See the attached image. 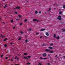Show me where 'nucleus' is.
Segmentation results:
<instances>
[{
  "label": "nucleus",
  "instance_id": "f257e3e1",
  "mask_svg": "<svg viewBox=\"0 0 65 65\" xmlns=\"http://www.w3.org/2000/svg\"><path fill=\"white\" fill-rule=\"evenodd\" d=\"M50 50L48 49H45V51L46 52H50Z\"/></svg>",
  "mask_w": 65,
  "mask_h": 65
},
{
  "label": "nucleus",
  "instance_id": "f03ea898",
  "mask_svg": "<svg viewBox=\"0 0 65 65\" xmlns=\"http://www.w3.org/2000/svg\"><path fill=\"white\" fill-rule=\"evenodd\" d=\"M20 7H16L15 8H14V9H20Z\"/></svg>",
  "mask_w": 65,
  "mask_h": 65
},
{
  "label": "nucleus",
  "instance_id": "7ed1b4c3",
  "mask_svg": "<svg viewBox=\"0 0 65 65\" xmlns=\"http://www.w3.org/2000/svg\"><path fill=\"white\" fill-rule=\"evenodd\" d=\"M1 37L2 38H3V37H5V36H3L2 35V34L1 35Z\"/></svg>",
  "mask_w": 65,
  "mask_h": 65
},
{
  "label": "nucleus",
  "instance_id": "20e7f679",
  "mask_svg": "<svg viewBox=\"0 0 65 65\" xmlns=\"http://www.w3.org/2000/svg\"><path fill=\"white\" fill-rule=\"evenodd\" d=\"M46 55H47L46 53H44L42 54V56L43 57H44V56H46Z\"/></svg>",
  "mask_w": 65,
  "mask_h": 65
},
{
  "label": "nucleus",
  "instance_id": "39448f33",
  "mask_svg": "<svg viewBox=\"0 0 65 65\" xmlns=\"http://www.w3.org/2000/svg\"><path fill=\"white\" fill-rule=\"evenodd\" d=\"M50 54H52V53H54V52L53 51H51L50 50Z\"/></svg>",
  "mask_w": 65,
  "mask_h": 65
},
{
  "label": "nucleus",
  "instance_id": "423d86ee",
  "mask_svg": "<svg viewBox=\"0 0 65 65\" xmlns=\"http://www.w3.org/2000/svg\"><path fill=\"white\" fill-rule=\"evenodd\" d=\"M31 30H32V29L31 28H30L28 29V31H31Z\"/></svg>",
  "mask_w": 65,
  "mask_h": 65
},
{
  "label": "nucleus",
  "instance_id": "0eeeda50",
  "mask_svg": "<svg viewBox=\"0 0 65 65\" xmlns=\"http://www.w3.org/2000/svg\"><path fill=\"white\" fill-rule=\"evenodd\" d=\"M46 34L47 36H49V34H48V32H46Z\"/></svg>",
  "mask_w": 65,
  "mask_h": 65
},
{
  "label": "nucleus",
  "instance_id": "6e6552de",
  "mask_svg": "<svg viewBox=\"0 0 65 65\" xmlns=\"http://www.w3.org/2000/svg\"><path fill=\"white\" fill-rule=\"evenodd\" d=\"M45 30V29H42L40 30L41 31H43Z\"/></svg>",
  "mask_w": 65,
  "mask_h": 65
},
{
  "label": "nucleus",
  "instance_id": "1a4fd4ad",
  "mask_svg": "<svg viewBox=\"0 0 65 65\" xmlns=\"http://www.w3.org/2000/svg\"><path fill=\"white\" fill-rule=\"evenodd\" d=\"M57 19L58 20H62V19L61 18H57Z\"/></svg>",
  "mask_w": 65,
  "mask_h": 65
},
{
  "label": "nucleus",
  "instance_id": "9d476101",
  "mask_svg": "<svg viewBox=\"0 0 65 65\" xmlns=\"http://www.w3.org/2000/svg\"><path fill=\"white\" fill-rule=\"evenodd\" d=\"M24 58L25 60H26V59H27V60H28V58L26 57H24Z\"/></svg>",
  "mask_w": 65,
  "mask_h": 65
},
{
  "label": "nucleus",
  "instance_id": "9b49d317",
  "mask_svg": "<svg viewBox=\"0 0 65 65\" xmlns=\"http://www.w3.org/2000/svg\"><path fill=\"white\" fill-rule=\"evenodd\" d=\"M48 48L50 49H53V47L51 46H50L48 47Z\"/></svg>",
  "mask_w": 65,
  "mask_h": 65
},
{
  "label": "nucleus",
  "instance_id": "f8f14e48",
  "mask_svg": "<svg viewBox=\"0 0 65 65\" xmlns=\"http://www.w3.org/2000/svg\"><path fill=\"white\" fill-rule=\"evenodd\" d=\"M17 59V60H19V58H17V56H15V59Z\"/></svg>",
  "mask_w": 65,
  "mask_h": 65
},
{
  "label": "nucleus",
  "instance_id": "ddd939ff",
  "mask_svg": "<svg viewBox=\"0 0 65 65\" xmlns=\"http://www.w3.org/2000/svg\"><path fill=\"white\" fill-rule=\"evenodd\" d=\"M18 16L19 17V18H22V16H21V15H19Z\"/></svg>",
  "mask_w": 65,
  "mask_h": 65
},
{
  "label": "nucleus",
  "instance_id": "4468645a",
  "mask_svg": "<svg viewBox=\"0 0 65 65\" xmlns=\"http://www.w3.org/2000/svg\"><path fill=\"white\" fill-rule=\"evenodd\" d=\"M51 9L52 8H50L49 9V10H48V11H50V10H51Z\"/></svg>",
  "mask_w": 65,
  "mask_h": 65
},
{
  "label": "nucleus",
  "instance_id": "2eb2a0df",
  "mask_svg": "<svg viewBox=\"0 0 65 65\" xmlns=\"http://www.w3.org/2000/svg\"><path fill=\"white\" fill-rule=\"evenodd\" d=\"M37 20H36V19H33V21L34 22H35V21H36Z\"/></svg>",
  "mask_w": 65,
  "mask_h": 65
},
{
  "label": "nucleus",
  "instance_id": "dca6fc26",
  "mask_svg": "<svg viewBox=\"0 0 65 65\" xmlns=\"http://www.w3.org/2000/svg\"><path fill=\"white\" fill-rule=\"evenodd\" d=\"M55 38H56V39H59L60 37L59 36H58V37Z\"/></svg>",
  "mask_w": 65,
  "mask_h": 65
},
{
  "label": "nucleus",
  "instance_id": "f3484780",
  "mask_svg": "<svg viewBox=\"0 0 65 65\" xmlns=\"http://www.w3.org/2000/svg\"><path fill=\"white\" fill-rule=\"evenodd\" d=\"M26 64H27V65H30V63H29V62H28L27 63H26Z\"/></svg>",
  "mask_w": 65,
  "mask_h": 65
},
{
  "label": "nucleus",
  "instance_id": "a211bd4d",
  "mask_svg": "<svg viewBox=\"0 0 65 65\" xmlns=\"http://www.w3.org/2000/svg\"><path fill=\"white\" fill-rule=\"evenodd\" d=\"M62 30L63 32L65 31V29H62Z\"/></svg>",
  "mask_w": 65,
  "mask_h": 65
},
{
  "label": "nucleus",
  "instance_id": "6ab92c4d",
  "mask_svg": "<svg viewBox=\"0 0 65 65\" xmlns=\"http://www.w3.org/2000/svg\"><path fill=\"white\" fill-rule=\"evenodd\" d=\"M7 40V38H6L5 39H4V41H5Z\"/></svg>",
  "mask_w": 65,
  "mask_h": 65
},
{
  "label": "nucleus",
  "instance_id": "aec40b11",
  "mask_svg": "<svg viewBox=\"0 0 65 65\" xmlns=\"http://www.w3.org/2000/svg\"><path fill=\"white\" fill-rule=\"evenodd\" d=\"M54 38H56V35L55 34H54Z\"/></svg>",
  "mask_w": 65,
  "mask_h": 65
},
{
  "label": "nucleus",
  "instance_id": "412c9836",
  "mask_svg": "<svg viewBox=\"0 0 65 65\" xmlns=\"http://www.w3.org/2000/svg\"><path fill=\"white\" fill-rule=\"evenodd\" d=\"M23 54H24V55H27V54L26 53H23Z\"/></svg>",
  "mask_w": 65,
  "mask_h": 65
},
{
  "label": "nucleus",
  "instance_id": "4be33fe9",
  "mask_svg": "<svg viewBox=\"0 0 65 65\" xmlns=\"http://www.w3.org/2000/svg\"><path fill=\"white\" fill-rule=\"evenodd\" d=\"M11 23H13V20H11Z\"/></svg>",
  "mask_w": 65,
  "mask_h": 65
},
{
  "label": "nucleus",
  "instance_id": "5701e85b",
  "mask_svg": "<svg viewBox=\"0 0 65 65\" xmlns=\"http://www.w3.org/2000/svg\"><path fill=\"white\" fill-rule=\"evenodd\" d=\"M35 13L36 14H37L38 13V12L37 11H35Z\"/></svg>",
  "mask_w": 65,
  "mask_h": 65
},
{
  "label": "nucleus",
  "instance_id": "b1692460",
  "mask_svg": "<svg viewBox=\"0 0 65 65\" xmlns=\"http://www.w3.org/2000/svg\"><path fill=\"white\" fill-rule=\"evenodd\" d=\"M21 38L20 37L19 38L18 40L20 41V40H21Z\"/></svg>",
  "mask_w": 65,
  "mask_h": 65
},
{
  "label": "nucleus",
  "instance_id": "393cba45",
  "mask_svg": "<svg viewBox=\"0 0 65 65\" xmlns=\"http://www.w3.org/2000/svg\"><path fill=\"white\" fill-rule=\"evenodd\" d=\"M27 19H25L24 20V22H27Z\"/></svg>",
  "mask_w": 65,
  "mask_h": 65
},
{
  "label": "nucleus",
  "instance_id": "a878e982",
  "mask_svg": "<svg viewBox=\"0 0 65 65\" xmlns=\"http://www.w3.org/2000/svg\"><path fill=\"white\" fill-rule=\"evenodd\" d=\"M27 58H31V56H27Z\"/></svg>",
  "mask_w": 65,
  "mask_h": 65
},
{
  "label": "nucleus",
  "instance_id": "bb28decb",
  "mask_svg": "<svg viewBox=\"0 0 65 65\" xmlns=\"http://www.w3.org/2000/svg\"><path fill=\"white\" fill-rule=\"evenodd\" d=\"M7 7V5H6L4 7V8H6Z\"/></svg>",
  "mask_w": 65,
  "mask_h": 65
},
{
  "label": "nucleus",
  "instance_id": "cd10ccee",
  "mask_svg": "<svg viewBox=\"0 0 65 65\" xmlns=\"http://www.w3.org/2000/svg\"><path fill=\"white\" fill-rule=\"evenodd\" d=\"M4 46L5 47H7V45L6 44H5V45H4Z\"/></svg>",
  "mask_w": 65,
  "mask_h": 65
},
{
  "label": "nucleus",
  "instance_id": "c85d7f7f",
  "mask_svg": "<svg viewBox=\"0 0 65 65\" xmlns=\"http://www.w3.org/2000/svg\"><path fill=\"white\" fill-rule=\"evenodd\" d=\"M63 8L64 9L65 8V5H63Z\"/></svg>",
  "mask_w": 65,
  "mask_h": 65
},
{
  "label": "nucleus",
  "instance_id": "c756f323",
  "mask_svg": "<svg viewBox=\"0 0 65 65\" xmlns=\"http://www.w3.org/2000/svg\"><path fill=\"white\" fill-rule=\"evenodd\" d=\"M25 42H28V40H26L25 41Z\"/></svg>",
  "mask_w": 65,
  "mask_h": 65
},
{
  "label": "nucleus",
  "instance_id": "7c9ffc66",
  "mask_svg": "<svg viewBox=\"0 0 65 65\" xmlns=\"http://www.w3.org/2000/svg\"><path fill=\"white\" fill-rule=\"evenodd\" d=\"M58 18H61V16L60 15H59L58 16Z\"/></svg>",
  "mask_w": 65,
  "mask_h": 65
},
{
  "label": "nucleus",
  "instance_id": "2f4dec72",
  "mask_svg": "<svg viewBox=\"0 0 65 65\" xmlns=\"http://www.w3.org/2000/svg\"><path fill=\"white\" fill-rule=\"evenodd\" d=\"M55 57L56 58H58V57H57V55H56V56H55Z\"/></svg>",
  "mask_w": 65,
  "mask_h": 65
},
{
  "label": "nucleus",
  "instance_id": "473e14b6",
  "mask_svg": "<svg viewBox=\"0 0 65 65\" xmlns=\"http://www.w3.org/2000/svg\"><path fill=\"white\" fill-rule=\"evenodd\" d=\"M13 60H14L13 59H11V61H13Z\"/></svg>",
  "mask_w": 65,
  "mask_h": 65
},
{
  "label": "nucleus",
  "instance_id": "72a5a7b5",
  "mask_svg": "<svg viewBox=\"0 0 65 65\" xmlns=\"http://www.w3.org/2000/svg\"><path fill=\"white\" fill-rule=\"evenodd\" d=\"M39 65H41V63H39L38 64Z\"/></svg>",
  "mask_w": 65,
  "mask_h": 65
},
{
  "label": "nucleus",
  "instance_id": "f704fd0d",
  "mask_svg": "<svg viewBox=\"0 0 65 65\" xmlns=\"http://www.w3.org/2000/svg\"><path fill=\"white\" fill-rule=\"evenodd\" d=\"M16 20H17V21H18V20H20V19H16Z\"/></svg>",
  "mask_w": 65,
  "mask_h": 65
},
{
  "label": "nucleus",
  "instance_id": "c9c22d12",
  "mask_svg": "<svg viewBox=\"0 0 65 65\" xmlns=\"http://www.w3.org/2000/svg\"><path fill=\"white\" fill-rule=\"evenodd\" d=\"M39 13H41V12L40 11L39 12Z\"/></svg>",
  "mask_w": 65,
  "mask_h": 65
},
{
  "label": "nucleus",
  "instance_id": "e433bc0d",
  "mask_svg": "<svg viewBox=\"0 0 65 65\" xmlns=\"http://www.w3.org/2000/svg\"><path fill=\"white\" fill-rule=\"evenodd\" d=\"M22 25V23H21L20 24V26H21V25Z\"/></svg>",
  "mask_w": 65,
  "mask_h": 65
},
{
  "label": "nucleus",
  "instance_id": "4c0bfd02",
  "mask_svg": "<svg viewBox=\"0 0 65 65\" xmlns=\"http://www.w3.org/2000/svg\"><path fill=\"white\" fill-rule=\"evenodd\" d=\"M62 13V12H60L59 13V14H61Z\"/></svg>",
  "mask_w": 65,
  "mask_h": 65
},
{
  "label": "nucleus",
  "instance_id": "58836bf2",
  "mask_svg": "<svg viewBox=\"0 0 65 65\" xmlns=\"http://www.w3.org/2000/svg\"><path fill=\"white\" fill-rule=\"evenodd\" d=\"M8 59V57H6V59Z\"/></svg>",
  "mask_w": 65,
  "mask_h": 65
},
{
  "label": "nucleus",
  "instance_id": "ea45409f",
  "mask_svg": "<svg viewBox=\"0 0 65 65\" xmlns=\"http://www.w3.org/2000/svg\"><path fill=\"white\" fill-rule=\"evenodd\" d=\"M54 45V44L53 43H52L50 44L51 45Z\"/></svg>",
  "mask_w": 65,
  "mask_h": 65
},
{
  "label": "nucleus",
  "instance_id": "a19ab883",
  "mask_svg": "<svg viewBox=\"0 0 65 65\" xmlns=\"http://www.w3.org/2000/svg\"><path fill=\"white\" fill-rule=\"evenodd\" d=\"M3 55H2L1 56V58H2V57H3Z\"/></svg>",
  "mask_w": 65,
  "mask_h": 65
},
{
  "label": "nucleus",
  "instance_id": "79ce46f5",
  "mask_svg": "<svg viewBox=\"0 0 65 65\" xmlns=\"http://www.w3.org/2000/svg\"><path fill=\"white\" fill-rule=\"evenodd\" d=\"M38 34H39V33H37L36 34V35H38Z\"/></svg>",
  "mask_w": 65,
  "mask_h": 65
},
{
  "label": "nucleus",
  "instance_id": "37998d69",
  "mask_svg": "<svg viewBox=\"0 0 65 65\" xmlns=\"http://www.w3.org/2000/svg\"><path fill=\"white\" fill-rule=\"evenodd\" d=\"M40 58L41 59H43V58H42V57H40Z\"/></svg>",
  "mask_w": 65,
  "mask_h": 65
},
{
  "label": "nucleus",
  "instance_id": "c03bdc74",
  "mask_svg": "<svg viewBox=\"0 0 65 65\" xmlns=\"http://www.w3.org/2000/svg\"><path fill=\"white\" fill-rule=\"evenodd\" d=\"M47 65H51V64L49 63H47Z\"/></svg>",
  "mask_w": 65,
  "mask_h": 65
},
{
  "label": "nucleus",
  "instance_id": "a18cd8bd",
  "mask_svg": "<svg viewBox=\"0 0 65 65\" xmlns=\"http://www.w3.org/2000/svg\"><path fill=\"white\" fill-rule=\"evenodd\" d=\"M36 22H39V20H36Z\"/></svg>",
  "mask_w": 65,
  "mask_h": 65
},
{
  "label": "nucleus",
  "instance_id": "49530a36",
  "mask_svg": "<svg viewBox=\"0 0 65 65\" xmlns=\"http://www.w3.org/2000/svg\"><path fill=\"white\" fill-rule=\"evenodd\" d=\"M15 13H16V14H17V13H18V12H15Z\"/></svg>",
  "mask_w": 65,
  "mask_h": 65
},
{
  "label": "nucleus",
  "instance_id": "de8ad7c7",
  "mask_svg": "<svg viewBox=\"0 0 65 65\" xmlns=\"http://www.w3.org/2000/svg\"><path fill=\"white\" fill-rule=\"evenodd\" d=\"M21 34H23V32L22 31H21Z\"/></svg>",
  "mask_w": 65,
  "mask_h": 65
},
{
  "label": "nucleus",
  "instance_id": "09e8293b",
  "mask_svg": "<svg viewBox=\"0 0 65 65\" xmlns=\"http://www.w3.org/2000/svg\"><path fill=\"white\" fill-rule=\"evenodd\" d=\"M47 59L46 58H43V59Z\"/></svg>",
  "mask_w": 65,
  "mask_h": 65
},
{
  "label": "nucleus",
  "instance_id": "8fccbe9b",
  "mask_svg": "<svg viewBox=\"0 0 65 65\" xmlns=\"http://www.w3.org/2000/svg\"><path fill=\"white\" fill-rule=\"evenodd\" d=\"M42 36H41L40 37V38H42Z\"/></svg>",
  "mask_w": 65,
  "mask_h": 65
},
{
  "label": "nucleus",
  "instance_id": "3c124183",
  "mask_svg": "<svg viewBox=\"0 0 65 65\" xmlns=\"http://www.w3.org/2000/svg\"><path fill=\"white\" fill-rule=\"evenodd\" d=\"M15 27H13V29H15Z\"/></svg>",
  "mask_w": 65,
  "mask_h": 65
},
{
  "label": "nucleus",
  "instance_id": "603ef678",
  "mask_svg": "<svg viewBox=\"0 0 65 65\" xmlns=\"http://www.w3.org/2000/svg\"><path fill=\"white\" fill-rule=\"evenodd\" d=\"M13 43H11L10 44H12Z\"/></svg>",
  "mask_w": 65,
  "mask_h": 65
},
{
  "label": "nucleus",
  "instance_id": "864d4df0",
  "mask_svg": "<svg viewBox=\"0 0 65 65\" xmlns=\"http://www.w3.org/2000/svg\"><path fill=\"white\" fill-rule=\"evenodd\" d=\"M56 5H57V6H58V5L57 4H56Z\"/></svg>",
  "mask_w": 65,
  "mask_h": 65
},
{
  "label": "nucleus",
  "instance_id": "5fc2aeb1",
  "mask_svg": "<svg viewBox=\"0 0 65 65\" xmlns=\"http://www.w3.org/2000/svg\"><path fill=\"white\" fill-rule=\"evenodd\" d=\"M48 57H50V55H48Z\"/></svg>",
  "mask_w": 65,
  "mask_h": 65
},
{
  "label": "nucleus",
  "instance_id": "6e6d98bb",
  "mask_svg": "<svg viewBox=\"0 0 65 65\" xmlns=\"http://www.w3.org/2000/svg\"><path fill=\"white\" fill-rule=\"evenodd\" d=\"M15 65H19V64H16Z\"/></svg>",
  "mask_w": 65,
  "mask_h": 65
},
{
  "label": "nucleus",
  "instance_id": "4d7b16f0",
  "mask_svg": "<svg viewBox=\"0 0 65 65\" xmlns=\"http://www.w3.org/2000/svg\"><path fill=\"white\" fill-rule=\"evenodd\" d=\"M3 1H4V2L5 1V0H3Z\"/></svg>",
  "mask_w": 65,
  "mask_h": 65
},
{
  "label": "nucleus",
  "instance_id": "13d9d810",
  "mask_svg": "<svg viewBox=\"0 0 65 65\" xmlns=\"http://www.w3.org/2000/svg\"><path fill=\"white\" fill-rule=\"evenodd\" d=\"M63 58H64L65 59V56H63Z\"/></svg>",
  "mask_w": 65,
  "mask_h": 65
},
{
  "label": "nucleus",
  "instance_id": "bf43d9fd",
  "mask_svg": "<svg viewBox=\"0 0 65 65\" xmlns=\"http://www.w3.org/2000/svg\"><path fill=\"white\" fill-rule=\"evenodd\" d=\"M44 37H46L45 36H44Z\"/></svg>",
  "mask_w": 65,
  "mask_h": 65
},
{
  "label": "nucleus",
  "instance_id": "052dcab7",
  "mask_svg": "<svg viewBox=\"0 0 65 65\" xmlns=\"http://www.w3.org/2000/svg\"><path fill=\"white\" fill-rule=\"evenodd\" d=\"M27 37V36H25V37Z\"/></svg>",
  "mask_w": 65,
  "mask_h": 65
},
{
  "label": "nucleus",
  "instance_id": "680f3d73",
  "mask_svg": "<svg viewBox=\"0 0 65 65\" xmlns=\"http://www.w3.org/2000/svg\"><path fill=\"white\" fill-rule=\"evenodd\" d=\"M26 2H27V3H28V1H26Z\"/></svg>",
  "mask_w": 65,
  "mask_h": 65
},
{
  "label": "nucleus",
  "instance_id": "e2e57ef3",
  "mask_svg": "<svg viewBox=\"0 0 65 65\" xmlns=\"http://www.w3.org/2000/svg\"><path fill=\"white\" fill-rule=\"evenodd\" d=\"M43 46H44V44H43Z\"/></svg>",
  "mask_w": 65,
  "mask_h": 65
},
{
  "label": "nucleus",
  "instance_id": "0e129e2a",
  "mask_svg": "<svg viewBox=\"0 0 65 65\" xmlns=\"http://www.w3.org/2000/svg\"><path fill=\"white\" fill-rule=\"evenodd\" d=\"M45 13H46H46H46V12H45Z\"/></svg>",
  "mask_w": 65,
  "mask_h": 65
},
{
  "label": "nucleus",
  "instance_id": "69168bd1",
  "mask_svg": "<svg viewBox=\"0 0 65 65\" xmlns=\"http://www.w3.org/2000/svg\"><path fill=\"white\" fill-rule=\"evenodd\" d=\"M3 23H4V22H3Z\"/></svg>",
  "mask_w": 65,
  "mask_h": 65
},
{
  "label": "nucleus",
  "instance_id": "338daca9",
  "mask_svg": "<svg viewBox=\"0 0 65 65\" xmlns=\"http://www.w3.org/2000/svg\"><path fill=\"white\" fill-rule=\"evenodd\" d=\"M0 20H1V18H0Z\"/></svg>",
  "mask_w": 65,
  "mask_h": 65
},
{
  "label": "nucleus",
  "instance_id": "774afa93",
  "mask_svg": "<svg viewBox=\"0 0 65 65\" xmlns=\"http://www.w3.org/2000/svg\"><path fill=\"white\" fill-rule=\"evenodd\" d=\"M1 5L0 4V6Z\"/></svg>",
  "mask_w": 65,
  "mask_h": 65
}]
</instances>
